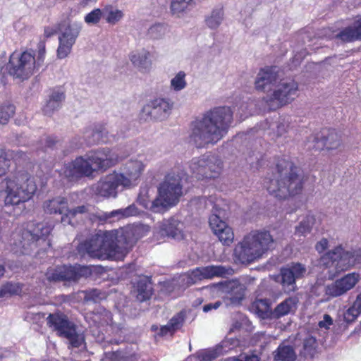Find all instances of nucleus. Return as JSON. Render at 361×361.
Listing matches in <instances>:
<instances>
[{
	"label": "nucleus",
	"mask_w": 361,
	"mask_h": 361,
	"mask_svg": "<svg viewBox=\"0 0 361 361\" xmlns=\"http://www.w3.org/2000/svg\"><path fill=\"white\" fill-rule=\"evenodd\" d=\"M320 262L336 273H341L361 264V249H347L339 245L325 253Z\"/></svg>",
	"instance_id": "nucleus-7"
},
{
	"label": "nucleus",
	"mask_w": 361,
	"mask_h": 361,
	"mask_svg": "<svg viewBox=\"0 0 361 361\" xmlns=\"http://www.w3.org/2000/svg\"><path fill=\"white\" fill-rule=\"evenodd\" d=\"M333 324V319L329 314H325L323 320L319 322V326L321 328L329 329V326Z\"/></svg>",
	"instance_id": "nucleus-57"
},
{
	"label": "nucleus",
	"mask_w": 361,
	"mask_h": 361,
	"mask_svg": "<svg viewBox=\"0 0 361 361\" xmlns=\"http://www.w3.org/2000/svg\"><path fill=\"white\" fill-rule=\"evenodd\" d=\"M221 301H216L214 303H209L204 305L203 307V311L204 312H208L212 310H216L221 305Z\"/></svg>",
	"instance_id": "nucleus-59"
},
{
	"label": "nucleus",
	"mask_w": 361,
	"mask_h": 361,
	"mask_svg": "<svg viewBox=\"0 0 361 361\" xmlns=\"http://www.w3.org/2000/svg\"><path fill=\"white\" fill-rule=\"evenodd\" d=\"M104 298L105 294L98 289H92L85 292V300L86 301L98 302Z\"/></svg>",
	"instance_id": "nucleus-50"
},
{
	"label": "nucleus",
	"mask_w": 361,
	"mask_h": 361,
	"mask_svg": "<svg viewBox=\"0 0 361 361\" xmlns=\"http://www.w3.org/2000/svg\"><path fill=\"white\" fill-rule=\"evenodd\" d=\"M233 361H259V358L256 355H240L239 358L234 359Z\"/></svg>",
	"instance_id": "nucleus-61"
},
{
	"label": "nucleus",
	"mask_w": 361,
	"mask_h": 361,
	"mask_svg": "<svg viewBox=\"0 0 361 361\" xmlns=\"http://www.w3.org/2000/svg\"><path fill=\"white\" fill-rule=\"evenodd\" d=\"M183 223L171 217L163 220L159 226V233L161 236H167L176 240L184 238Z\"/></svg>",
	"instance_id": "nucleus-26"
},
{
	"label": "nucleus",
	"mask_w": 361,
	"mask_h": 361,
	"mask_svg": "<svg viewBox=\"0 0 361 361\" xmlns=\"http://www.w3.org/2000/svg\"><path fill=\"white\" fill-rule=\"evenodd\" d=\"M11 161L7 159L0 149V177L5 175L8 171Z\"/></svg>",
	"instance_id": "nucleus-55"
},
{
	"label": "nucleus",
	"mask_w": 361,
	"mask_h": 361,
	"mask_svg": "<svg viewBox=\"0 0 361 361\" xmlns=\"http://www.w3.org/2000/svg\"><path fill=\"white\" fill-rule=\"evenodd\" d=\"M183 321L184 314L182 312H179L173 317L167 324L171 327V329L176 331L182 326Z\"/></svg>",
	"instance_id": "nucleus-52"
},
{
	"label": "nucleus",
	"mask_w": 361,
	"mask_h": 361,
	"mask_svg": "<svg viewBox=\"0 0 361 361\" xmlns=\"http://www.w3.org/2000/svg\"><path fill=\"white\" fill-rule=\"evenodd\" d=\"M341 145L340 135L334 130H325L319 133L311 135L307 142L309 149L332 150L338 148Z\"/></svg>",
	"instance_id": "nucleus-15"
},
{
	"label": "nucleus",
	"mask_w": 361,
	"mask_h": 361,
	"mask_svg": "<svg viewBox=\"0 0 361 361\" xmlns=\"http://www.w3.org/2000/svg\"><path fill=\"white\" fill-rule=\"evenodd\" d=\"M223 169L221 160L214 154H205L193 158L190 164L191 173L197 179H215L218 178Z\"/></svg>",
	"instance_id": "nucleus-10"
},
{
	"label": "nucleus",
	"mask_w": 361,
	"mask_h": 361,
	"mask_svg": "<svg viewBox=\"0 0 361 361\" xmlns=\"http://www.w3.org/2000/svg\"><path fill=\"white\" fill-rule=\"evenodd\" d=\"M219 356L217 349L209 350L199 355L200 361H212Z\"/></svg>",
	"instance_id": "nucleus-54"
},
{
	"label": "nucleus",
	"mask_w": 361,
	"mask_h": 361,
	"mask_svg": "<svg viewBox=\"0 0 361 361\" xmlns=\"http://www.w3.org/2000/svg\"><path fill=\"white\" fill-rule=\"evenodd\" d=\"M63 281H78L82 277H87L91 275V269L87 266L80 264L62 266Z\"/></svg>",
	"instance_id": "nucleus-30"
},
{
	"label": "nucleus",
	"mask_w": 361,
	"mask_h": 361,
	"mask_svg": "<svg viewBox=\"0 0 361 361\" xmlns=\"http://www.w3.org/2000/svg\"><path fill=\"white\" fill-rule=\"evenodd\" d=\"M298 83L292 79L282 78L274 90L264 97V102L271 109H276L290 103L297 97Z\"/></svg>",
	"instance_id": "nucleus-11"
},
{
	"label": "nucleus",
	"mask_w": 361,
	"mask_h": 361,
	"mask_svg": "<svg viewBox=\"0 0 361 361\" xmlns=\"http://www.w3.org/2000/svg\"><path fill=\"white\" fill-rule=\"evenodd\" d=\"M102 9L94 8L84 17V21L89 25H97L103 18Z\"/></svg>",
	"instance_id": "nucleus-48"
},
{
	"label": "nucleus",
	"mask_w": 361,
	"mask_h": 361,
	"mask_svg": "<svg viewBox=\"0 0 361 361\" xmlns=\"http://www.w3.org/2000/svg\"><path fill=\"white\" fill-rule=\"evenodd\" d=\"M271 304L268 299H257L252 303L251 309L260 318L272 319Z\"/></svg>",
	"instance_id": "nucleus-34"
},
{
	"label": "nucleus",
	"mask_w": 361,
	"mask_h": 361,
	"mask_svg": "<svg viewBox=\"0 0 361 361\" xmlns=\"http://www.w3.org/2000/svg\"><path fill=\"white\" fill-rule=\"evenodd\" d=\"M359 279V274L355 272L348 274L326 286L325 295L328 296V299L343 295L355 286Z\"/></svg>",
	"instance_id": "nucleus-19"
},
{
	"label": "nucleus",
	"mask_w": 361,
	"mask_h": 361,
	"mask_svg": "<svg viewBox=\"0 0 361 361\" xmlns=\"http://www.w3.org/2000/svg\"><path fill=\"white\" fill-rule=\"evenodd\" d=\"M63 267L49 268L45 274L47 279L50 282L63 281Z\"/></svg>",
	"instance_id": "nucleus-49"
},
{
	"label": "nucleus",
	"mask_w": 361,
	"mask_h": 361,
	"mask_svg": "<svg viewBox=\"0 0 361 361\" xmlns=\"http://www.w3.org/2000/svg\"><path fill=\"white\" fill-rule=\"evenodd\" d=\"M180 279V275L172 280L164 281L162 283L161 291L169 294L176 290L185 289L188 285L186 282H182Z\"/></svg>",
	"instance_id": "nucleus-40"
},
{
	"label": "nucleus",
	"mask_w": 361,
	"mask_h": 361,
	"mask_svg": "<svg viewBox=\"0 0 361 361\" xmlns=\"http://www.w3.org/2000/svg\"><path fill=\"white\" fill-rule=\"evenodd\" d=\"M68 202L65 197H56L51 200H46L43 204V208L46 213L63 215L67 210Z\"/></svg>",
	"instance_id": "nucleus-33"
},
{
	"label": "nucleus",
	"mask_w": 361,
	"mask_h": 361,
	"mask_svg": "<svg viewBox=\"0 0 361 361\" xmlns=\"http://www.w3.org/2000/svg\"><path fill=\"white\" fill-rule=\"evenodd\" d=\"M46 49L45 44L44 42H39L38 44V55L36 59V66L39 68H40L44 60Z\"/></svg>",
	"instance_id": "nucleus-56"
},
{
	"label": "nucleus",
	"mask_w": 361,
	"mask_h": 361,
	"mask_svg": "<svg viewBox=\"0 0 361 361\" xmlns=\"http://www.w3.org/2000/svg\"><path fill=\"white\" fill-rule=\"evenodd\" d=\"M149 56L150 54L148 51L142 49L133 52L130 54V59L134 66L142 69H147L151 65Z\"/></svg>",
	"instance_id": "nucleus-37"
},
{
	"label": "nucleus",
	"mask_w": 361,
	"mask_h": 361,
	"mask_svg": "<svg viewBox=\"0 0 361 361\" xmlns=\"http://www.w3.org/2000/svg\"><path fill=\"white\" fill-rule=\"evenodd\" d=\"M361 312L352 305L344 314V319L346 322L350 323L354 322L360 315Z\"/></svg>",
	"instance_id": "nucleus-53"
},
{
	"label": "nucleus",
	"mask_w": 361,
	"mask_h": 361,
	"mask_svg": "<svg viewBox=\"0 0 361 361\" xmlns=\"http://www.w3.org/2000/svg\"><path fill=\"white\" fill-rule=\"evenodd\" d=\"M213 286L224 295L223 298L227 306L238 305L245 298L246 288L238 280L226 281L214 284Z\"/></svg>",
	"instance_id": "nucleus-16"
},
{
	"label": "nucleus",
	"mask_w": 361,
	"mask_h": 361,
	"mask_svg": "<svg viewBox=\"0 0 361 361\" xmlns=\"http://www.w3.org/2000/svg\"><path fill=\"white\" fill-rule=\"evenodd\" d=\"M51 231V227L43 223L37 224L32 229L23 231L19 245L23 249V252H26L37 241L44 240Z\"/></svg>",
	"instance_id": "nucleus-21"
},
{
	"label": "nucleus",
	"mask_w": 361,
	"mask_h": 361,
	"mask_svg": "<svg viewBox=\"0 0 361 361\" xmlns=\"http://www.w3.org/2000/svg\"><path fill=\"white\" fill-rule=\"evenodd\" d=\"M173 102L164 98L150 100L142 108V114L147 119L164 120L166 118L172 109Z\"/></svg>",
	"instance_id": "nucleus-20"
},
{
	"label": "nucleus",
	"mask_w": 361,
	"mask_h": 361,
	"mask_svg": "<svg viewBox=\"0 0 361 361\" xmlns=\"http://www.w3.org/2000/svg\"><path fill=\"white\" fill-rule=\"evenodd\" d=\"M65 98L64 92L59 90H53L43 107L44 114L47 116H51L55 111L59 110L61 107Z\"/></svg>",
	"instance_id": "nucleus-32"
},
{
	"label": "nucleus",
	"mask_w": 361,
	"mask_h": 361,
	"mask_svg": "<svg viewBox=\"0 0 361 361\" xmlns=\"http://www.w3.org/2000/svg\"><path fill=\"white\" fill-rule=\"evenodd\" d=\"M353 305L361 312V292L357 295Z\"/></svg>",
	"instance_id": "nucleus-64"
},
{
	"label": "nucleus",
	"mask_w": 361,
	"mask_h": 361,
	"mask_svg": "<svg viewBox=\"0 0 361 361\" xmlns=\"http://www.w3.org/2000/svg\"><path fill=\"white\" fill-rule=\"evenodd\" d=\"M299 303L297 297H289L276 305L272 311V319H280L295 313Z\"/></svg>",
	"instance_id": "nucleus-29"
},
{
	"label": "nucleus",
	"mask_w": 361,
	"mask_h": 361,
	"mask_svg": "<svg viewBox=\"0 0 361 361\" xmlns=\"http://www.w3.org/2000/svg\"><path fill=\"white\" fill-rule=\"evenodd\" d=\"M296 354L290 345H279L275 351V361H295Z\"/></svg>",
	"instance_id": "nucleus-39"
},
{
	"label": "nucleus",
	"mask_w": 361,
	"mask_h": 361,
	"mask_svg": "<svg viewBox=\"0 0 361 361\" xmlns=\"http://www.w3.org/2000/svg\"><path fill=\"white\" fill-rule=\"evenodd\" d=\"M209 226L219 240L226 245H231L234 238L232 228L220 219L219 214H212L209 218Z\"/></svg>",
	"instance_id": "nucleus-24"
},
{
	"label": "nucleus",
	"mask_w": 361,
	"mask_h": 361,
	"mask_svg": "<svg viewBox=\"0 0 361 361\" xmlns=\"http://www.w3.org/2000/svg\"><path fill=\"white\" fill-rule=\"evenodd\" d=\"M136 298L140 302L145 301L150 298L152 295V286L150 281L144 278L137 281Z\"/></svg>",
	"instance_id": "nucleus-38"
},
{
	"label": "nucleus",
	"mask_w": 361,
	"mask_h": 361,
	"mask_svg": "<svg viewBox=\"0 0 361 361\" xmlns=\"http://www.w3.org/2000/svg\"><path fill=\"white\" fill-rule=\"evenodd\" d=\"M283 71L276 66L261 68L255 80V87L257 91L271 93L282 79Z\"/></svg>",
	"instance_id": "nucleus-14"
},
{
	"label": "nucleus",
	"mask_w": 361,
	"mask_h": 361,
	"mask_svg": "<svg viewBox=\"0 0 361 361\" xmlns=\"http://www.w3.org/2000/svg\"><path fill=\"white\" fill-rule=\"evenodd\" d=\"M317 343L315 338L310 336L305 339L303 343L304 355L306 357H312L316 353Z\"/></svg>",
	"instance_id": "nucleus-47"
},
{
	"label": "nucleus",
	"mask_w": 361,
	"mask_h": 361,
	"mask_svg": "<svg viewBox=\"0 0 361 361\" xmlns=\"http://www.w3.org/2000/svg\"><path fill=\"white\" fill-rule=\"evenodd\" d=\"M7 68L10 75L22 80L27 79L39 69L35 56L29 51L13 52L10 56Z\"/></svg>",
	"instance_id": "nucleus-12"
},
{
	"label": "nucleus",
	"mask_w": 361,
	"mask_h": 361,
	"mask_svg": "<svg viewBox=\"0 0 361 361\" xmlns=\"http://www.w3.org/2000/svg\"><path fill=\"white\" fill-rule=\"evenodd\" d=\"M95 171L106 170L118 161V157L109 148H102L87 154Z\"/></svg>",
	"instance_id": "nucleus-23"
},
{
	"label": "nucleus",
	"mask_w": 361,
	"mask_h": 361,
	"mask_svg": "<svg viewBox=\"0 0 361 361\" xmlns=\"http://www.w3.org/2000/svg\"><path fill=\"white\" fill-rule=\"evenodd\" d=\"M94 171H95L94 167L88 159L87 154L85 157H77L62 169L63 174L70 180H74L82 176H90Z\"/></svg>",
	"instance_id": "nucleus-18"
},
{
	"label": "nucleus",
	"mask_w": 361,
	"mask_h": 361,
	"mask_svg": "<svg viewBox=\"0 0 361 361\" xmlns=\"http://www.w3.org/2000/svg\"><path fill=\"white\" fill-rule=\"evenodd\" d=\"M167 27L163 24H155L152 25L147 30V37L152 39H162L167 32Z\"/></svg>",
	"instance_id": "nucleus-43"
},
{
	"label": "nucleus",
	"mask_w": 361,
	"mask_h": 361,
	"mask_svg": "<svg viewBox=\"0 0 361 361\" xmlns=\"http://www.w3.org/2000/svg\"><path fill=\"white\" fill-rule=\"evenodd\" d=\"M224 19V11L221 8H215L205 18L207 25L211 29H216Z\"/></svg>",
	"instance_id": "nucleus-41"
},
{
	"label": "nucleus",
	"mask_w": 361,
	"mask_h": 361,
	"mask_svg": "<svg viewBox=\"0 0 361 361\" xmlns=\"http://www.w3.org/2000/svg\"><path fill=\"white\" fill-rule=\"evenodd\" d=\"M158 196L150 203L145 205L152 212L161 213L176 205L183 195L182 179L178 174L169 173L158 188Z\"/></svg>",
	"instance_id": "nucleus-6"
},
{
	"label": "nucleus",
	"mask_w": 361,
	"mask_h": 361,
	"mask_svg": "<svg viewBox=\"0 0 361 361\" xmlns=\"http://www.w3.org/2000/svg\"><path fill=\"white\" fill-rule=\"evenodd\" d=\"M121 186V181L117 173H112L101 178L94 186L97 195L104 197H116L117 189Z\"/></svg>",
	"instance_id": "nucleus-25"
},
{
	"label": "nucleus",
	"mask_w": 361,
	"mask_h": 361,
	"mask_svg": "<svg viewBox=\"0 0 361 361\" xmlns=\"http://www.w3.org/2000/svg\"><path fill=\"white\" fill-rule=\"evenodd\" d=\"M186 74L184 71H179L170 82L171 88L176 91L179 92L185 89L187 86L185 80Z\"/></svg>",
	"instance_id": "nucleus-44"
},
{
	"label": "nucleus",
	"mask_w": 361,
	"mask_h": 361,
	"mask_svg": "<svg viewBox=\"0 0 361 361\" xmlns=\"http://www.w3.org/2000/svg\"><path fill=\"white\" fill-rule=\"evenodd\" d=\"M82 25L78 21H71L68 18L58 23L59 47L56 51L57 58H66L71 52L80 33Z\"/></svg>",
	"instance_id": "nucleus-9"
},
{
	"label": "nucleus",
	"mask_w": 361,
	"mask_h": 361,
	"mask_svg": "<svg viewBox=\"0 0 361 361\" xmlns=\"http://www.w3.org/2000/svg\"><path fill=\"white\" fill-rule=\"evenodd\" d=\"M138 214V208L135 206V204H132L126 208L113 210L109 212H97L95 216L100 221L111 222L116 220H120L121 219L136 216Z\"/></svg>",
	"instance_id": "nucleus-27"
},
{
	"label": "nucleus",
	"mask_w": 361,
	"mask_h": 361,
	"mask_svg": "<svg viewBox=\"0 0 361 361\" xmlns=\"http://www.w3.org/2000/svg\"><path fill=\"white\" fill-rule=\"evenodd\" d=\"M327 246H328V240H327V239L322 238L320 241H319L316 244L315 247H316V250L319 252H324L327 248Z\"/></svg>",
	"instance_id": "nucleus-60"
},
{
	"label": "nucleus",
	"mask_w": 361,
	"mask_h": 361,
	"mask_svg": "<svg viewBox=\"0 0 361 361\" xmlns=\"http://www.w3.org/2000/svg\"><path fill=\"white\" fill-rule=\"evenodd\" d=\"M264 185L270 195L283 200L302 191L303 178L293 163L282 159L266 178Z\"/></svg>",
	"instance_id": "nucleus-3"
},
{
	"label": "nucleus",
	"mask_w": 361,
	"mask_h": 361,
	"mask_svg": "<svg viewBox=\"0 0 361 361\" xmlns=\"http://www.w3.org/2000/svg\"><path fill=\"white\" fill-rule=\"evenodd\" d=\"M47 324L57 331L59 336L66 338L69 348H78L85 344V336L77 331V326L62 313L49 314Z\"/></svg>",
	"instance_id": "nucleus-8"
},
{
	"label": "nucleus",
	"mask_w": 361,
	"mask_h": 361,
	"mask_svg": "<svg viewBox=\"0 0 361 361\" xmlns=\"http://www.w3.org/2000/svg\"><path fill=\"white\" fill-rule=\"evenodd\" d=\"M57 142L56 137H48L46 138V145L48 147H52Z\"/></svg>",
	"instance_id": "nucleus-63"
},
{
	"label": "nucleus",
	"mask_w": 361,
	"mask_h": 361,
	"mask_svg": "<svg viewBox=\"0 0 361 361\" xmlns=\"http://www.w3.org/2000/svg\"><path fill=\"white\" fill-rule=\"evenodd\" d=\"M57 32H59L58 23L55 25L54 27H46L44 30V35L47 38L54 35Z\"/></svg>",
	"instance_id": "nucleus-58"
},
{
	"label": "nucleus",
	"mask_w": 361,
	"mask_h": 361,
	"mask_svg": "<svg viewBox=\"0 0 361 361\" xmlns=\"http://www.w3.org/2000/svg\"><path fill=\"white\" fill-rule=\"evenodd\" d=\"M15 113V106L10 104L0 105V125H5Z\"/></svg>",
	"instance_id": "nucleus-46"
},
{
	"label": "nucleus",
	"mask_w": 361,
	"mask_h": 361,
	"mask_svg": "<svg viewBox=\"0 0 361 361\" xmlns=\"http://www.w3.org/2000/svg\"><path fill=\"white\" fill-rule=\"evenodd\" d=\"M106 134L104 126L102 123H94L87 126L84 132V137L87 145H92L100 142H105L104 135Z\"/></svg>",
	"instance_id": "nucleus-31"
},
{
	"label": "nucleus",
	"mask_w": 361,
	"mask_h": 361,
	"mask_svg": "<svg viewBox=\"0 0 361 361\" xmlns=\"http://www.w3.org/2000/svg\"><path fill=\"white\" fill-rule=\"evenodd\" d=\"M145 166V164L141 160L132 159L128 161L121 169V172L117 173L121 181V186L131 188L137 185Z\"/></svg>",
	"instance_id": "nucleus-17"
},
{
	"label": "nucleus",
	"mask_w": 361,
	"mask_h": 361,
	"mask_svg": "<svg viewBox=\"0 0 361 361\" xmlns=\"http://www.w3.org/2000/svg\"><path fill=\"white\" fill-rule=\"evenodd\" d=\"M275 245V240L269 231H252L235 245L234 257L239 263L250 264L274 249Z\"/></svg>",
	"instance_id": "nucleus-4"
},
{
	"label": "nucleus",
	"mask_w": 361,
	"mask_h": 361,
	"mask_svg": "<svg viewBox=\"0 0 361 361\" xmlns=\"http://www.w3.org/2000/svg\"><path fill=\"white\" fill-rule=\"evenodd\" d=\"M314 224V216L313 215H307L296 227V232L301 235L310 233Z\"/></svg>",
	"instance_id": "nucleus-45"
},
{
	"label": "nucleus",
	"mask_w": 361,
	"mask_h": 361,
	"mask_svg": "<svg viewBox=\"0 0 361 361\" xmlns=\"http://www.w3.org/2000/svg\"><path fill=\"white\" fill-rule=\"evenodd\" d=\"M194 4V0H172L171 11L173 14L178 15L189 10Z\"/></svg>",
	"instance_id": "nucleus-42"
},
{
	"label": "nucleus",
	"mask_w": 361,
	"mask_h": 361,
	"mask_svg": "<svg viewBox=\"0 0 361 361\" xmlns=\"http://www.w3.org/2000/svg\"><path fill=\"white\" fill-rule=\"evenodd\" d=\"M103 18L106 23L115 25L118 23L124 17L123 11L119 10L113 5L108 4L102 8Z\"/></svg>",
	"instance_id": "nucleus-35"
},
{
	"label": "nucleus",
	"mask_w": 361,
	"mask_h": 361,
	"mask_svg": "<svg viewBox=\"0 0 361 361\" xmlns=\"http://www.w3.org/2000/svg\"><path fill=\"white\" fill-rule=\"evenodd\" d=\"M335 39L345 43L361 40V18L343 28L335 35Z\"/></svg>",
	"instance_id": "nucleus-28"
},
{
	"label": "nucleus",
	"mask_w": 361,
	"mask_h": 361,
	"mask_svg": "<svg viewBox=\"0 0 361 361\" xmlns=\"http://www.w3.org/2000/svg\"><path fill=\"white\" fill-rule=\"evenodd\" d=\"M234 273L231 267L209 265L197 267L189 274L180 275V281L186 282L189 286L203 279H210L214 277H225Z\"/></svg>",
	"instance_id": "nucleus-13"
},
{
	"label": "nucleus",
	"mask_w": 361,
	"mask_h": 361,
	"mask_svg": "<svg viewBox=\"0 0 361 361\" xmlns=\"http://www.w3.org/2000/svg\"><path fill=\"white\" fill-rule=\"evenodd\" d=\"M6 206H19L31 200L37 190L34 178L26 171H18L1 183Z\"/></svg>",
	"instance_id": "nucleus-5"
},
{
	"label": "nucleus",
	"mask_w": 361,
	"mask_h": 361,
	"mask_svg": "<svg viewBox=\"0 0 361 361\" xmlns=\"http://www.w3.org/2000/svg\"><path fill=\"white\" fill-rule=\"evenodd\" d=\"M88 212V207L85 205H81L65 211L63 215L61 216V223L64 225H73L77 221L80 215L84 214Z\"/></svg>",
	"instance_id": "nucleus-36"
},
{
	"label": "nucleus",
	"mask_w": 361,
	"mask_h": 361,
	"mask_svg": "<svg viewBox=\"0 0 361 361\" xmlns=\"http://www.w3.org/2000/svg\"><path fill=\"white\" fill-rule=\"evenodd\" d=\"M232 122L233 111L230 107L211 109L191 122L190 142L197 148L214 145L227 134Z\"/></svg>",
	"instance_id": "nucleus-1"
},
{
	"label": "nucleus",
	"mask_w": 361,
	"mask_h": 361,
	"mask_svg": "<svg viewBox=\"0 0 361 361\" xmlns=\"http://www.w3.org/2000/svg\"><path fill=\"white\" fill-rule=\"evenodd\" d=\"M275 127L273 126L272 129L276 133L277 137L282 136L287 132L288 124L284 118H280L274 124Z\"/></svg>",
	"instance_id": "nucleus-51"
},
{
	"label": "nucleus",
	"mask_w": 361,
	"mask_h": 361,
	"mask_svg": "<svg viewBox=\"0 0 361 361\" xmlns=\"http://www.w3.org/2000/svg\"><path fill=\"white\" fill-rule=\"evenodd\" d=\"M175 331L174 330H172L171 329V327L169 326L168 324L162 326L160 329V334L161 336H166L168 334H170L171 335L173 334V333Z\"/></svg>",
	"instance_id": "nucleus-62"
},
{
	"label": "nucleus",
	"mask_w": 361,
	"mask_h": 361,
	"mask_svg": "<svg viewBox=\"0 0 361 361\" xmlns=\"http://www.w3.org/2000/svg\"><path fill=\"white\" fill-rule=\"evenodd\" d=\"M306 267L299 262H293L281 269V284L288 290H295V281L305 276Z\"/></svg>",
	"instance_id": "nucleus-22"
},
{
	"label": "nucleus",
	"mask_w": 361,
	"mask_h": 361,
	"mask_svg": "<svg viewBox=\"0 0 361 361\" xmlns=\"http://www.w3.org/2000/svg\"><path fill=\"white\" fill-rule=\"evenodd\" d=\"M124 238H118L114 231H99L88 240L78 245V253L84 257L99 259L123 260L128 252V243L123 242Z\"/></svg>",
	"instance_id": "nucleus-2"
}]
</instances>
